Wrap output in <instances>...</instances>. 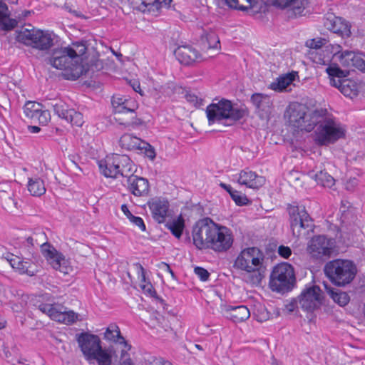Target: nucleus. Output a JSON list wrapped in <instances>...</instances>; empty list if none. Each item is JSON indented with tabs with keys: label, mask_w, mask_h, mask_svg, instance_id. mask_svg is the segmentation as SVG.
Returning a JSON list of instances; mask_svg holds the SVG:
<instances>
[{
	"label": "nucleus",
	"mask_w": 365,
	"mask_h": 365,
	"mask_svg": "<svg viewBox=\"0 0 365 365\" xmlns=\"http://www.w3.org/2000/svg\"><path fill=\"white\" fill-rule=\"evenodd\" d=\"M264 255L262 251L256 247L242 250L234 262V267L251 273L259 272L262 267ZM260 274V272H259Z\"/></svg>",
	"instance_id": "6e6552de"
},
{
	"label": "nucleus",
	"mask_w": 365,
	"mask_h": 365,
	"mask_svg": "<svg viewBox=\"0 0 365 365\" xmlns=\"http://www.w3.org/2000/svg\"><path fill=\"white\" fill-rule=\"evenodd\" d=\"M310 176L314 178L318 185L325 187H332L335 184L334 178L325 171H319L317 173H311Z\"/></svg>",
	"instance_id": "4c0bfd02"
},
{
	"label": "nucleus",
	"mask_w": 365,
	"mask_h": 365,
	"mask_svg": "<svg viewBox=\"0 0 365 365\" xmlns=\"http://www.w3.org/2000/svg\"><path fill=\"white\" fill-rule=\"evenodd\" d=\"M41 251L47 262L56 270L68 274L71 269L68 260L50 243L46 242L41 245Z\"/></svg>",
	"instance_id": "ddd939ff"
},
{
	"label": "nucleus",
	"mask_w": 365,
	"mask_h": 365,
	"mask_svg": "<svg viewBox=\"0 0 365 365\" xmlns=\"http://www.w3.org/2000/svg\"><path fill=\"white\" fill-rule=\"evenodd\" d=\"M237 181L239 184L250 188H259L264 184L265 179L262 176L257 175L255 172L245 169L240 173Z\"/></svg>",
	"instance_id": "393cba45"
},
{
	"label": "nucleus",
	"mask_w": 365,
	"mask_h": 365,
	"mask_svg": "<svg viewBox=\"0 0 365 365\" xmlns=\"http://www.w3.org/2000/svg\"><path fill=\"white\" fill-rule=\"evenodd\" d=\"M344 135V128L331 116L315 130L314 141L319 145H327L335 143Z\"/></svg>",
	"instance_id": "0eeeda50"
},
{
	"label": "nucleus",
	"mask_w": 365,
	"mask_h": 365,
	"mask_svg": "<svg viewBox=\"0 0 365 365\" xmlns=\"http://www.w3.org/2000/svg\"><path fill=\"white\" fill-rule=\"evenodd\" d=\"M76 340L83 354L88 361H91V357H95V353L101 347L100 338L97 335L88 332L77 334Z\"/></svg>",
	"instance_id": "dca6fc26"
},
{
	"label": "nucleus",
	"mask_w": 365,
	"mask_h": 365,
	"mask_svg": "<svg viewBox=\"0 0 365 365\" xmlns=\"http://www.w3.org/2000/svg\"><path fill=\"white\" fill-rule=\"evenodd\" d=\"M201 40L205 48L208 49L217 48L220 43L218 36L214 32L209 33L205 36H202Z\"/></svg>",
	"instance_id": "c03bdc74"
},
{
	"label": "nucleus",
	"mask_w": 365,
	"mask_h": 365,
	"mask_svg": "<svg viewBox=\"0 0 365 365\" xmlns=\"http://www.w3.org/2000/svg\"><path fill=\"white\" fill-rule=\"evenodd\" d=\"M324 27L336 34L342 38H349L351 35V24L341 17H338L332 14H327L324 19Z\"/></svg>",
	"instance_id": "f3484780"
},
{
	"label": "nucleus",
	"mask_w": 365,
	"mask_h": 365,
	"mask_svg": "<svg viewBox=\"0 0 365 365\" xmlns=\"http://www.w3.org/2000/svg\"><path fill=\"white\" fill-rule=\"evenodd\" d=\"M91 360H96L98 365H111V355L102 346L100 350L95 353V357H91Z\"/></svg>",
	"instance_id": "37998d69"
},
{
	"label": "nucleus",
	"mask_w": 365,
	"mask_h": 365,
	"mask_svg": "<svg viewBox=\"0 0 365 365\" xmlns=\"http://www.w3.org/2000/svg\"><path fill=\"white\" fill-rule=\"evenodd\" d=\"M104 338L106 340L112 341L113 342H118L123 344L128 349H130L131 346L129 345L125 338L122 336L120 329L116 324H110L106 329L104 334Z\"/></svg>",
	"instance_id": "473e14b6"
},
{
	"label": "nucleus",
	"mask_w": 365,
	"mask_h": 365,
	"mask_svg": "<svg viewBox=\"0 0 365 365\" xmlns=\"http://www.w3.org/2000/svg\"><path fill=\"white\" fill-rule=\"evenodd\" d=\"M64 120L77 127H81L84 123L83 114L73 108H70Z\"/></svg>",
	"instance_id": "79ce46f5"
},
{
	"label": "nucleus",
	"mask_w": 365,
	"mask_h": 365,
	"mask_svg": "<svg viewBox=\"0 0 365 365\" xmlns=\"http://www.w3.org/2000/svg\"><path fill=\"white\" fill-rule=\"evenodd\" d=\"M165 226L176 238L180 239L185 227V222L180 215L176 219L167 222Z\"/></svg>",
	"instance_id": "58836bf2"
},
{
	"label": "nucleus",
	"mask_w": 365,
	"mask_h": 365,
	"mask_svg": "<svg viewBox=\"0 0 365 365\" xmlns=\"http://www.w3.org/2000/svg\"><path fill=\"white\" fill-rule=\"evenodd\" d=\"M185 98L188 102L192 103L196 107H199L202 105V99L194 93H187L185 95Z\"/></svg>",
	"instance_id": "5fc2aeb1"
},
{
	"label": "nucleus",
	"mask_w": 365,
	"mask_h": 365,
	"mask_svg": "<svg viewBox=\"0 0 365 365\" xmlns=\"http://www.w3.org/2000/svg\"><path fill=\"white\" fill-rule=\"evenodd\" d=\"M125 349L121 351L120 358V365H133L132 360L130 357V354L128 353V351L130 349H128L127 347L124 346Z\"/></svg>",
	"instance_id": "603ef678"
},
{
	"label": "nucleus",
	"mask_w": 365,
	"mask_h": 365,
	"mask_svg": "<svg viewBox=\"0 0 365 365\" xmlns=\"http://www.w3.org/2000/svg\"><path fill=\"white\" fill-rule=\"evenodd\" d=\"M328 41L324 38H314L307 42V46L314 51H319Z\"/></svg>",
	"instance_id": "8fccbe9b"
},
{
	"label": "nucleus",
	"mask_w": 365,
	"mask_h": 365,
	"mask_svg": "<svg viewBox=\"0 0 365 365\" xmlns=\"http://www.w3.org/2000/svg\"><path fill=\"white\" fill-rule=\"evenodd\" d=\"M194 272L202 281L205 282L209 279L210 273L203 267H196L194 269Z\"/></svg>",
	"instance_id": "864d4df0"
},
{
	"label": "nucleus",
	"mask_w": 365,
	"mask_h": 365,
	"mask_svg": "<svg viewBox=\"0 0 365 365\" xmlns=\"http://www.w3.org/2000/svg\"><path fill=\"white\" fill-rule=\"evenodd\" d=\"M331 117L326 108H316L307 114L305 131L311 132Z\"/></svg>",
	"instance_id": "b1692460"
},
{
	"label": "nucleus",
	"mask_w": 365,
	"mask_h": 365,
	"mask_svg": "<svg viewBox=\"0 0 365 365\" xmlns=\"http://www.w3.org/2000/svg\"><path fill=\"white\" fill-rule=\"evenodd\" d=\"M142 146L145 147V149L146 150L147 156L152 160L154 159L155 157V152L154 148L150 144H148L144 141L142 143Z\"/></svg>",
	"instance_id": "0e129e2a"
},
{
	"label": "nucleus",
	"mask_w": 365,
	"mask_h": 365,
	"mask_svg": "<svg viewBox=\"0 0 365 365\" xmlns=\"http://www.w3.org/2000/svg\"><path fill=\"white\" fill-rule=\"evenodd\" d=\"M287 211L293 236L297 238L307 239L309 233L314 231V225L305 207L299 206L294 202L287 205Z\"/></svg>",
	"instance_id": "7ed1b4c3"
},
{
	"label": "nucleus",
	"mask_w": 365,
	"mask_h": 365,
	"mask_svg": "<svg viewBox=\"0 0 365 365\" xmlns=\"http://www.w3.org/2000/svg\"><path fill=\"white\" fill-rule=\"evenodd\" d=\"M128 190L135 196L147 195L149 192V182L147 179L137 175H130L127 178Z\"/></svg>",
	"instance_id": "5701e85b"
},
{
	"label": "nucleus",
	"mask_w": 365,
	"mask_h": 365,
	"mask_svg": "<svg viewBox=\"0 0 365 365\" xmlns=\"http://www.w3.org/2000/svg\"><path fill=\"white\" fill-rule=\"evenodd\" d=\"M48 106L52 107L54 114L57 115L62 119L66 118V115H67L68 112L70 110V108H68V106L61 100L49 103Z\"/></svg>",
	"instance_id": "ea45409f"
},
{
	"label": "nucleus",
	"mask_w": 365,
	"mask_h": 365,
	"mask_svg": "<svg viewBox=\"0 0 365 365\" xmlns=\"http://www.w3.org/2000/svg\"><path fill=\"white\" fill-rule=\"evenodd\" d=\"M296 282L294 268L288 263H281L274 267L269 277L270 289L279 293L291 291Z\"/></svg>",
	"instance_id": "39448f33"
},
{
	"label": "nucleus",
	"mask_w": 365,
	"mask_h": 365,
	"mask_svg": "<svg viewBox=\"0 0 365 365\" xmlns=\"http://www.w3.org/2000/svg\"><path fill=\"white\" fill-rule=\"evenodd\" d=\"M78 319V314L73 310H68L66 307L58 305V309L54 321L67 325L75 323Z\"/></svg>",
	"instance_id": "7c9ffc66"
},
{
	"label": "nucleus",
	"mask_w": 365,
	"mask_h": 365,
	"mask_svg": "<svg viewBox=\"0 0 365 365\" xmlns=\"http://www.w3.org/2000/svg\"><path fill=\"white\" fill-rule=\"evenodd\" d=\"M152 216L158 223L165 221L170 207L168 200L161 197H153L148 202Z\"/></svg>",
	"instance_id": "412c9836"
},
{
	"label": "nucleus",
	"mask_w": 365,
	"mask_h": 365,
	"mask_svg": "<svg viewBox=\"0 0 365 365\" xmlns=\"http://www.w3.org/2000/svg\"><path fill=\"white\" fill-rule=\"evenodd\" d=\"M324 272L333 284L345 287L355 278L357 269L351 260L336 259L326 263Z\"/></svg>",
	"instance_id": "f03ea898"
},
{
	"label": "nucleus",
	"mask_w": 365,
	"mask_h": 365,
	"mask_svg": "<svg viewBox=\"0 0 365 365\" xmlns=\"http://www.w3.org/2000/svg\"><path fill=\"white\" fill-rule=\"evenodd\" d=\"M331 85L340 91L346 97L353 98L357 96L358 89L355 82L347 78L331 79Z\"/></svg>",
	"instance_id": "c85d7f7f"
},
{
	"label": "nucleus",
	"mask_w": 365,
	"mask_h": 365,
	"mask_svg": "<svg viewBox=\"0 0 365 365\" xmlns=\"http://www.w3.org/2000/svg\"><path fill=\"white\" fill-rule=\"evenodd\" d=\"M307 251L314 259L328 258L332 252V243L324 235H316L308 242Z\"/></svg>",
	"instance_id": "2eb2a0df"
},
{
	"label": "nucleus",
	"mask_w": 365,
	"mask_h": 365,
	"mask_svg": "<svg viewBox=\"0 0 365 365\" xmlns=\"http://www.w3.org/2000/svg\"><path fill=\"white\" fill-rule=\"evenodd\" d=\"M143 143V140L140 138L129 133L123 134L119 140L120 146L128 150H143L145 148V146H142Z\"/></svg>",
	"instance_id": "2f4dec72"
},
{
	"label": "nucleus",
	"mask_w": 365,
	"mask_h": 365,
	"mask_svg": "<svg viewBox=\"0 0 365 365\" xmlns=\"http://www.w3.org/2000/svg\"><path fill=\"white\" fill-rule=\"evenodd\" d=\"M121 210L128 219L133 216V214L130 212L128 206L125 204L121 205Z\"/></svg>",
	"instance_id": "774afa93"
},
{
	"label": "nucleus",
	"mask_w": 365,
	"mask_h": 365,
	"mask_svg": "<svg viewBox=\"0 0 365 365\" xmlns=\"http://www.w3.org/2000/svg\"><path fill=\"white\" fill-rule=\"evenodd\" d=\"M233 241L231 230L225 226L215 223L210 244L207 245L208 249L216 252H225L232 247Z\"/></svg>",
	"instance_id": "9b49d317"
},
{
	"label": "nucleus",
	"mask_w": 365,
	"mask_h": 365,
	"mask_svg": "<svg viewBox=\"0 0 365 365\" xmlns=\"http://www.w3.org/2000/svg\"><path fill=\"white\" fill-rule=\"evenodd\" d=\"M329 293L334 302L341 307L346 306L350 301V297L345 292L340 290L334 291V289H330Z\"/></svg>",
	"instance_id": "a19ab883"
},
{
	"label": "nucleus",
	"mask_w": 365,
	"mask_h": 365,
	"mask_svg": "<svg viewBox=\"0 0 365 365\" xmlns=\"http://www.w3.org/2000/svg\"><path fill=\"white\" fill-rule=\"evenodd\" d=\"M141 289L145 293L150 294L151 297H153L154 294H156L155 290L153 288V286L150 282H148L145 284H143L140 285Z\"/></svg>",
	"instance_id": "e2e57ef3"
},
{
	"label": "nucleus",
	"mask_w": 365,
	"mask_h": 365,
	"mask_svg": "<svg viewBox=\"0 0 365 365\" xmlns=\"http://www.w3.org/2000/svg\"><path fill=\"white\" fill-rule=\"evenodd\" d=\"M159 267L160 269L169 272L171 274L173 278H175V275L168 264H167L165 262H161Z\"/></svg>",
	"instance_id": "338daca9"
},
{
	"label": "nucleus",
	"mask_w": 365,
	"mask_h": 365,
	"mask_svg": "<svg viewBox=\"0 0 365 365\" xmlns=\"http://www.w3.org/2000/svg\"><path fill=\"white\" fill-rule=\"evenodd\" d=\"M309 58L318 64H326L324 57L319 53V51H310L309 53Z\"/></svg>",
	"instance_id": "3c124183"
},
{
	"label": "nucleus",
	"mask_w": 365,
	"mask_h": 365,
	"mask_svg": "<svg viewBox=\"0 0 365 365\" xmlns=\"http://www.w3.org/2000/svg\"><path fill=\"white\" fill-rule=\"evenodd\" d=\"M297 1V0H273V3L274 6L284 9L292 5Z\"/></svg>",
	"instance_id": "13d9d810"
},
{
	"label": "nucleus",
	"mask_w": 365,
	"mask_h": 365,
	"mask_svg": "<svg viewBox=\"0 0 365 365\" xmlns=\"http://www.w3.org/2000/svg\"><path fill=\"white\" fill-rule=\"evenodd\" d=\"M5 259L11 267L21 274H26L32 277L38 272V269L35 264L30 261H24L21 257L13 254H7Z\"/></svg>",
	"instance_id": "aec40b11"
},
{
	"label": "nucleus",
	"mask_w": 365,
	"mask_h": 365,
	"mask_svg": "<svg viewBox=\"0 0 365 365\" xmlns=\"http://www.w3.org/2000/svg\"><path fill=\"white\" fill-rule=\"evenodd\" d=\"M134 266L136 267L139 277H140V282L142 283L141 284L147 283L148 281H147L145 277V270L142 266V264L137 262L134 264Z\"/></svg>",
	"instance_id": "4d7b16f0"
},
{
	"label": "nucleus",
	"mask_w": 365,
	"mask_h": 365,
	"mask_svg": "<svg viewBox=\"0 0 365 365\" xmlns=\"http://www.w3.org/2000/svg\"><path fill=\"white\" fill-rule=\"evenodd\" d=\"M297 72H291L285 75L280 76L275 81L269 85V88L275 91H282L289 86L297 77Z\"/></svg>",
	"instance_id": "72a5a7b5"
},
{
	"label": "nucleus",
	"mask_w": 365,
	"mask_h": 365,
	"mask_svg": "<svg viewBox=\"0 0 365 365\" xmlns=\"http://www.w3.org/2000/svg\"><path fill=\"white\" fill-rule=\"evenodd\" d=\"M111 103L115 114L118 115L115 119L120 125L134 127L142 124V120L137 117L135 112L138 108L135 100L115 95L112 97Z\"/></svg>",
	"instance_id": "20e7f679"
},
{
	"label": "nucleus",
	"mask_w": 365,
	"mask_h": 365,
	"mask_svg": "<svg viewBox=\"0 0 365 365\" xmlns=\"http://www.w3.org/2000/svg\"><path fill=\"white\" fill-rule=\"evenodd\" d=\"M223 310L226 317L235 323L244 322L250 317V310L244 305L225 306Z\"/></svg>",
	"instance_id": "bb28decb"
},
{
	"label": "nucleus",
	"mask_w": 365,
	"mask_h": 365,
	"mask_svg": "<svg viewBox=\"0 0 365 365\" xmlns=\"http://www.w3.org/2000/svg\"><path fill=\"white\" fill-rule=\"evenodd\" d=\"M251 102L255 106L256 109L261 111H267L272 106L270 97L267 95L255 93L252 95Z\"/></svg>",
	"instance_id": "c9c22d12"
},
{
	"label": "nucleus",
	"mask_w": 365,
	"mask_h": 365,
	"mask_svg": "<svg viewBox=\"0 0 365 365\" xmlns=\"http://www.w3.org/2000/svg\"><path fill=\"white\" fill-rule=\"evenodd\" d=\"M10 15L7 4L0 0V31L8 32L17 26L18 21L11 18Z\"/></svg>",
	"instance_id": "cd10ccee"
},
{
	"label": "nucleus",
	"mask_w": 365,
	"mask_h": 365,
	"mask_svg": "<svg viewBox=\"0 0 365 365\" xmlns=\"http://www.w3.org/2000/svg\"><path fill=\"white\" fill-rule=\"evenodd\" d=\"M38 309L42 313L47 314L52 320H54V317H56L58 309V305L41 303L38 305Z\"/></svg>",
	"instance_id": "de8ad7c7"
},
{
	"label": "nucleus",
	"mask_w": 365,
	"mask_h": 365,
	"mask_svg": "<svg viewBox=\"0 0 365 365\" xmlns=\"http://www.w3.org/2000/svg\"><path fill=\"white\" fill-rule=\"evenodd\" d=\"M68 47L70 48V51H73L71 54L76 60V67L73 68L72 73L69 74V78H78L85 73L83 60V56L87 51V46L84 41H76L73 42L72 44Z\"/></svg>",
	"instance_id": "6ab92c4d"
},
{
	"label": "nucleus",
	"mask_w": 365,
	"mask_h": 365,
	"mask_svg": "<svg viewBox=\"0 0 365 365\" xmlns=\"http://www.w3.org/2000/svg\"><path fill=\"white\" fill-rule=\"evenodd\" d=\"M117 154L107 156L105 160L98 162L101 173L106 178H117L120 175Z\"/></svg>",
	"instance_id": "a878e982"
},
{
	"label": "nucleus",
	"mask_w": 365,
	"mask_h": 365,
	"mask_svg": "<svg viewBox=\"0 0 365 365\" xmlns=\"http://www.w3.org/2000/svg\"><path fill=\"white\" fill-rule=\"evenodd\" d=\"M230 197L238 206L247 205L250 202L247 196L241 195L237 190H235L232 193H230Z\"/></svg>",
	"instance_id": "09e8293b"
},
{
	"label": "nucleus",
	"mask_w": 365,
	"mask_h": 365,
	"mask_svg": "<svg viewBox=\"0 0 365 365\" xmlns=\"http://www.w3.org/2000/svg\"><path fill=\"white\" fill-rule=\"evenodd\" d=\"M225 4L230 8L240 10V11H247L250 8L244 6L238 5V0H225Z\"/></svg>",
	"instance_id": "bf43d9fd"
},
{
	"label": "nucleus",
	"mask_w": 365,
	"mask_h": 365,
	"mask_svg": "<svg viewBox=\"0 0 365 365\" xmlns=\"http://www.w3.org/2000/svg\"><path fill=\"white\" fill-rule=\"evenodd\" d=\"M129 220L136 227H138L141 231H145L146 227L143 220L140 217H136L133 215Z\"/></svg>",
	"instance_id": "6e6d98bb"
},
{
	"label": "nucleus",
	"mask_w": 365,
	"mask_h": 365,
	"mask_svg": "<svg viewBox=\"0 0 365 365\" xmlns=\"http://www.w3.org/2000/svg\"><path fill=\"white\" fill-rule=\"evenodd\" d=\"M53 34L35 28L22 29L18 31V40L26 46L40 51H47L53 45Z\"/></svg>",
	"instance_id": "423d86ee"
},
{
	"label": "nucleus",
	"mask_w": 365,
	"mask_h": 365,
	"mask_svg": "<svg viewBox=\"0 0 365 365\" xmlns=\"http://www.w3.org/2000/svg\"><path fill=\"white\" fill-rule=\"evenodd\" d=\"M175 56L181 64L190 66L202 59L199 51L189 45L180 46L175 50Z\"/></svg>",
	"instance_id": "4be33fe9"
},
{
	"label": "nucleus",
	"mask_w": 365,
	"mask_h": 365,
	"mask_svg": "<svg viewBox=\"0 0 365 365\" xmlns=\"http://www.w3.org/2000/svg\"><path fill=\"white\" fill-rule=\"evenodd\" d=\"M286 309L289 312H292L299 307V300L298 297L292 298V300L286 304Z\"/></svg>",
	"instance_id": "052dcab7"
},
{
	"label": "nucleus",
	"mask_w": 365,
	"mask_h": 365,
	"mask_svg": "<svg viewBox=\"0 0 365 365\" xmlns=\"http://www.w3.org/2000/svg\"><path fill=\"white\" fill-rule=\"evenodd\" d=\"M340 63L345 67H354L359 68L363 58L361 53L355 52L354 51L345 50L338 53Z\"/></svg>",
	"instance_id": "c756f323"
},
{
	"label": "nucleus",
	"mask_w": 365,
	"mask_h": 365,
	"mask_svg": "<svg viewBox=\"0 0 365 365\" xmlns=\"http://www.w3.org/2000/svg\"><path fill=\"white\" fill-rule=\"evenodd\" d=\"M279 255L285 259H288L292 255V250L287 246L281 245L278 248Z\"/></svg>",
	"instance_id": "680f3d73"
},
{
	"label": "nucleus",
	"mask_w": 365,
	"mask_h": 365,
	"mask_svg": "<svg viewBox=\"0 0 365 365\" xmlns=\"http://www.w3.org/2000/svg\"><path fill=\"white\" fill-rule=\"evenodd\" d=\"M307 114V108L304 104L292 103L287 107L284 115L290 126L305 131Z\"/></svg>",
	"instance_id": "4468645a"
},
{
	"label": "nucleus",
	"mask_w": 365,
	"mask_h": 365,
	"mask_svg": "<svg viewBox=\"0 0 365 365\" xmlns=\"http://www.w3.org/2000/svg\"><path fill=\"white\" fill-rule=\"evenodd\" d=\"M215 222L206 217L198 220L192 228L193 244L198 250L208 249Z\"/></svg>",
	"instance_id": "1a4fd4ad"
},
{
	"label": "nucleus",
	"mask_w": 365,
	"mask_h": 365,
	"mask_svg": "<svg viewBox=\"0 0 365 365\" xmlns=\"http://www.w3.org/2000/svg\"><path fill=\"white\" fill-rule=\"evenodd\" d=\"M73 51L70 48L63 47L53 51L50 59L51 64L56 68L63 70V76L66 79L75 81L77 78H70L69 74L72 73L76 67V60L72 56Z\"/></svg>",
	"instance_id": "9d476101"
},
{
	"label": "nucleus",
	"mask_w": 365,
	"mask_h": 365,
	"mask_svg": "<svg viewBox=\"0 0 365 365\" xmlns=\"http://www.w3.org/2000/svg\"><path fill=\"white\" fill-rule=\"evenodd\" d=\"M249 110L245 106L234 105L231 101L222 98L217 103L210 104L206 108L209 125L216 122L225 125H232L236 122L247 117Z\"/></svg>",
	"instance_id": "f257e3e1"
},
{
	"label": "nucleus",
	"mask_w": 365,
	"mask_h": 365,
	"mask_svg": "<svg viewBox=\"0 0 365 365\" xmlns=\"http://www.w3.org/2000/svg\"><path fill=\"white\" fill-rule=\"evenodd\" d=\"M28 190L33 196H41L46 192L44 182L40 178H30L28 182Z\"/></svg>",
	"instance_id": "e433bc0d"
},
{
	"label": "nucleus",
	"mask_w": 365,
	"mask_h": 365,
	"mask_svg": "<svg viewBox=\"0 0 365 365\" xmlns=\"http://www.w3.org/2000/svg\"><path fill=\"white\" fill-rule=\"evenodd\" d=\"M326 71L328 73L330 80L331 78L335 79V78H338V79H343L349 74V71L341 69L336 64L330 65L326 68Z\"/></svg>",
	"instance_id": "a18cd8bd"
},
{
	"label": "nucleus",
	"mask_w": 365,
	"mask_h": 365,
	"mask_svg": "<svg viewBox=\"0 0 365 365\" xmlns=\"http://www.w3.org/2000/svg\"><path fill=\"white\" fill-rule=\"evenodd\" d=\"M142 5L138 6V10L142 12L158 11L162 6V3L158 0H143Z\"/></svg>",
	"instance_id": "49530a36"
},
{
	"label": "nucleus",
	"mask_w": 365,
	"mask_h": 365,
	"mask_svg": "<svg viewBox=\"0 0 365 365\" xmlns=\"http://www.w3.org/2000/svg\"><path fill=\"white\" fill-rule=\"evenodd\" d=\"M116 158H118L120 175L128 178L133 175L135 165L130 158L126 155L118 154L116 155Z\"/></svg>",
	"instance_id": "f704fd0d"
},
{
	"label": "nucleus",
	"mask_w": 365,
	"mask_h": 365,
	"mask_svg": "<svg viewBox=\"0 0 365 365\" xmlns=\"http://www.w3.org/2000/svg\"><path fill=\"white\" fill-rule=\"evenodd\" d=\"M43 105L35 101H27L24 106L25 115L34 123L46 125L51 119L48 110H43Z\"/></svg>",
	"instance_id": "a211bd4d"
},
{
	"label": "nucleus",
	"mask_w": 365,
	"mask_h": 365,
	"mask_svg": "<svg viewBox=\"0 0 365 365\" xmlns=\"http://www.w3.org/2000/svg\"><path fill=\"white\" fill-rule=\"evenodd\" d=\"M359 180L356 178H350L346 181L345 187L347 190L352 191L358 185Z\"/></svg>",
	"instance_id": "69168bd1"
},
{
	"label": "nucleus",
	"mask_w": 365,
	"mask_h": 365,
	"mask_svg": "<svg viewBox=\"0 0 365 365\" xmlns=\"http://www.w3.org/2000/svg\"><path fill=\"white\" fill-rule=\"evenodd\" d=\"M323 292L317 285L306 287L298 296L300 308L307 312H312L322 304Z\"/></svg>",
	"instance_id": "f8f14e48"
}]
</instances>
